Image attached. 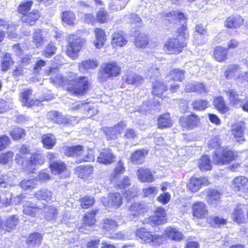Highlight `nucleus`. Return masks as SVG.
Segmentation results:
<instances>
[{
    "label": "nucleus",
    "instance_id": "nucleus-44",
    "mask_svg": "<svg viewBox=\"0 0 248 248\" xmlns=\"http://www.w3.org/2000/svg\"><path fill=\"white\" fill-rule=\"evenodd\" d=\"M245 128V123L243 122H239L232 126V134L235 138H242Z\"/></svg>",
    "mask_w": 248,
    "mask_h": 248
},
{
    "label": "nucleus",
    "instance_id": "nucleus-20",
    "mask_svg": "<svg viewBox=\"0 0 248 248\" xmlns=\"http://www.w3.org/2000/svg\"><path fill=\"white\" fill-rule=\"evenodd\" d=\"M123 202L121 195L118 193H110L108 195V200L105 206H110L115 208L120 207Z\"/></svg>",
    "mask_w": 248,
    "mask_h": 248
},
{
    "label": "nucleus",
    "instance_id": "nucleus-16",
    "mask_svg": "<svg viewBox=\"0 0 248 248\" xmlns=\"http://www.w3.org/2000/svg\"><path fill=\"white\" fill-rule=\"evenodd\" d=\"M247 207L245 205H238L233 211L232 217L233 221L237 223H243L246 221L245 211Z\"/></svg>",
    "mask_w": 248,
    "mask_h": 248
},
{
    "label": "nucleus",
    "instance_id": "nucleus-50",
    "mask_svg": "<svg viewBox=\"0 0 248 248\" xmlns=\"http://www.w3.org/2000/svg\"><path fill=\"white\" fill-rule=\"evenodd\" d=\"M98 212L97 210H93L91 212L86 213L84 216L85 224L88 226H92L95 224L96 219L95 215Z\"/></svg>",
    "mask_w": 248,
    "mask_h": 248
},
{
    "label": "nucleus",
    "instance_id": "nucleus-40",
    "mask_svg": "<svg viewBox=\"0 0 248 248\" xmlns=\"http://www.w3.org/2000/svg\"><path fill=\"white\" fill-rule=\"evenodd\" d=\"M50 168L52 173L54 174H60L66 170L65 164L60 160L50 163Z\"/></svg>",
    "mask_w": 248,
    "mask_h": 248
},
{
    "label": "nucleus",
    "instance_id": "nucleus-35",
    "mask_svg": "<svg viewBox=\"0 0 248 248\" xmlns=\"http://www.w3.org/2000/svg\"><path fill=\"white\" fill-rule=\"evenodd\" d=\"M158 127L160 129L169 128L172 126V121L169 113H165L158 118Z\"/></svg>",
    "mask_w": 248,
    "mask_h": 248
},
{
    "label": "nucleus",
    "instance_id": "nucleus-25",
    "mask_svg": "<svg viewBox=\"0 0 248 248\" xmlns=\"http://www.w3.org/2000/svg\"><path fill=\"white\" fill-rule=\"evenodd\" d=\"M148 153V151L144 149L136 151L131 155V162L135 164H141L143 163Z\"/></svg>",
    "mask_w": 248,
    "mask_h": 248
},
{
    "label": "nucleus",
    "instance_id": "nucleus-51",
    "mask_svg": "<svg viewBox=\"0 0 248 248\" xmlns=\"http://www.w3.org/2000/svg\"><path fill=\"white\" fill-rule=\"evenodd\" d=\"M135 45L139 47H145L149 44V39L144 33H140L135 39Z\"/></svg>",
    "mask_w": 248,
    "mask_h": 248
},
{
    "label": "nucleus",
    "instance_id": "nucleus-8",
    "mask_svg": "<svg viewBox=\"0 0 248 248\" xmlns=\"http://www.w3.org/2000/svg\"><path fill=\"white\" fill-rule=\"evenodd\" d=\"M71 109L74 110H80L83 112H87L86 117H91L97 112V110L93 105L89 103L83 101L76 102L72 104Z\"/></svg>",
    "mask_w": 248,
    "mask_h": 248
},
{
    "label": "nucleus",
    "instance_id": "nucleus-22",
    "mask_svg": "<svg viewBox=\"0 0 248 248\" xmlns=\"http://www.w3.org/2000/svg\"><path fill=\"white\" fill-rule=\"evenodd\" d=\"M98 65L96 61L93 60H86L83 61L78 64L79 70L83 73H87L91 70H93L97 67Z\"/></svg>",
    "mask_w": 248,
    "mask_h": 248
},
{
    "label": "nucleus",
    "instance_id": "nucleus-32",
    "mask_svg": "<svg viewBox=\"0 0 248 248\" xmlns=\"http://www.w3.org/2000/svg\"><path fill=\"white\" fill-rule=\"evenodd\" d=\"M23 213L31 217H34L39 209H41L36 204L31 202L28 201L23 206Z\"/></svg>",
    "mask_w": 248,
    "mask_h": 248
},
{
    "label": "nucleus",
    "instance_id": "nucleus-19",
    "mask_svg": "<svg viewBox=\"0 0 248 248\" xmlns=\"http://www.w3.org/2000/svg\"><path fill=\"white\" fill-rule=\"evenodd\" d=\"M137 175L142 183H151L154 181V177L150 169L141 167L137 171Z\"/></svg>",
    "mask_w": 248,
    "mask_h": 248
},
{
    "label": "nucleus",
    "instance_id": "nucleus-55",
    "mask_svg": "<svg viewBox=\"0 0 248 248\" xmlns=\"http://www.w3.org/2000/svg\"><path fill=\"white\" fill-rule=\"evenodd\" d=\"M185 72L179 69L171 71L170 76L173 80L181 82L185 78Z\"/></svg>",
    "mask_w": 248,
    "mask_h": 248
},
{
    "label": "nucleus",
    "instance_id": "nucleus-34",
    "mask_svg": "<svg viewBox=\"0 0 248 248\" xmlns=\"http://www.w3.org/2000/svg\"><path fill=\"white\" fill-rule=\"evenodd\" d=\"M127 41L122 32H116L112 35L111 44L113 47H121L126 44Z\"/></svg>",
    "mask_w": 248,
    "mask_h": 248
},
{
    "label": "nucleus",
    "instance_id": "nucleus-12",
    "mask_svg": "<svg viewBox=\"0 0 248 248\" xmlns=\"http://www.w3.org/2000/svg\"><path fill=\"white\" fill-rule=\"evenodd\" d=\"M193 216L198 219L205 218L208 215L207 208L203 202H197L192 205Z\"/></svg>",
    "mask_w": 248,
    "mask_h": 248
},
{
    "label": "nucleus",
    "instance_id": "nucleus-38",
    "mask_svg": "<svg viewBox=\"0 0 248 248\" xmlns=\"http://www.w3.org/2000/svg\"><path fill=\"white\" fill-rule=\"evenodd\" d=\"M44 38L42 30L37 29L34 31L32 34V42L37 48L43 45Z\"/></svg>",
    "mask_w": 248,
    "mask_h": 248
},
{
    "label": "nucleus",
    "instance_id": "nucleus-48",
    "mask_svg": "<svg viewBox=\"0 0 248 248\" xmlns=\"http://www.w3.org/2000/svg\"><path fill=\"white\" fill-rule=\"evenodd\" d=\"M37 181L36 178L24 179L20 182V186L25 190H30L34 188L37 185Z\"/></svg>",
    "mask_w": 248,
    "mask_h": 248
},
{
    "label": "nucleus",
    "instance_id": "nucleus-10",
    "mask_svg": "<svg viewBox=\"0 0 248 248\" xmlns=\"http://www.w3.org/2000/svg\"><path fill=\"white\" fill-rule=\"evenodd\" d=\"M34 196L40 201H45L47 202H54L56 200V196L53 192L46 188H43L36 190Z\"/></svg>",
    "mask_w": 248,
    "mask_h": 248
},
{
    "label": "nucleus",
    "instance_id": "nucleus-18",
    "mask_svg": "<svg viewBox=\"0 0 248 248\" xmlns=\"http://www.w3.org/2000/svg\"><path fill=\"white\" fill-rule=\"evenodd\" d=\"M46 72L48 76H50V79L53 83L58 85L65 84L66 80L60 73L57 68H50L48 71L46 70Z\"/></svg>",
    "mask_w": 248,
    "mask_h": 248
},
{
    "label": "nucleus",
    "instance_id": "nucleus-36",
    "mask_svg": "<svg viewBox=\"0 0 248 248\" xmlns=\"http://www.w3.org/2000/svg\"><path fill=\"white\" fill-rule=\"evenodd\" d=\"M143 81V78L134 73H128L126 76L125 81L129 84L135 86H139L141 84Z\"/></svg>",
    "mask_w": 248,
    "mask_h": 248
},
{
    "label": "nucleus",
    "instance_id": "nucleus-5",
    "mask_svg": "<svg viewBox=\"0 0 248 248\" xmlns=\"http://www.w3.org/2000/svg\"><path fill=\"white\" fill-rule=\"evenodd\" d=\"M102 70L99 73L98 79L104 81L110 77L118 75L120 73L121 67L116 62H112L105 64L102 67Z\"/></svg>",
    "mask_w": 248,
    "mask_h": 248
},
{
    "label": "nucleus",
    "instance_id": "nucleus-29",
    "mask_svg": "<svg viewBox=\"0 0 248 248\" xmlns=\"http://www.w3.org/2000/svg\"><path fill=\"white\" fill-rule=\"evenodd\" d=\"M42 235L38 232H34L30 234L27 238L26 242L30 248L38 247L42 243Z\"/></svg>",
    "mask_w": 248,
    "mask_h": 248
},
{
    "label": "nucleus",
    "instance_id": "nucleus-53",
    "mask_svg": "<svg viewBox=\"0 0 248 248\" xmlns=\"http://www.w3.org/2000/svg\"><path fill=\"white\" fill-rule=\"evenodd\" d=\"M75 18V14L71 11H65L62 13V20L67 25H74Z\"/></svg>",
    "mask_w": 248,
    "mask_h": 248
},
{
    "label": "nucleus",
    "instance_id": "nucleus-42",
    "mask_svg": "<svg viewBox=\"0 0 248 248\" xmlns=\"http://www.w3.org/2000/svg\"><path fill=\"white\" fill-rule=\"evenodd\" d=\"M228 49L221 46L217 47L214 52L215 59L218 62H222L227 59Z\"/></svg>",
    "mask_w": 248,
    "mask_h": 248
},
{
    "label": "nucleus",
    "instance_id": "nucleus-4",
    "mask_svg": "<svg viewBox=\"0 0 248 248\" xmlns=\"http://www.w3.org/2000/svg\"><path fill=\"white\" fill-rule=\"evenodd\" d=\"M138 240L142 243H151L153 245H159L162 241V237L158 234H153L145 228H140L135 232Z\"/></svg>",
    "mask_w": 248,
    "mask_h": 248
},
{
    "label": "nucleus",
    "instance_id": "nucleus-37",
    "mask_svg": "<svg viewBox=\"0 0 248 248\" xmlns=\"http://www.w3.org/2000/svg\"><path fill=\"white\" fill-rule=\"evenodd\" d=\"M96 40L94 41V45L97 48H101L106 41V35L104 31L99 28H96L95 31Z\"/></svg>",
    "mask_w": 248,
    "mask_h": 248
},
{
    "label": "nucleus",
    "instance_id": "nucleus-23",
    "mask_svg": "<svg viewBox=\"0 0 248 248\" xmlns=\"http://www.w3.org/2000/svg\"><path fill=\"white\" fill-rule=\"evenodd\" d=\"M30 153V150L27 145H23L19 149V153L17 154L16 156V162L23 167H26L25 164L26 160H28L26 158V155H29Z\"/></svg>",
    "mask_w": 248,
    "mask_h": 248
},
{
    "label": "nucleus",
    "instance_id": "nucleus-57",
    "mask_svg": "<svg viewBox=\"0 0 248 248\" xmlns=\"http://www.w3.org/2000/svg\"><path fill=\"white\" fill-rule=\"evenodd\" d=\"M13 64V61L12 59L11 54L6 53L1 61V67L2 71H7Z\"/></svg>",
    "mask_w": 248,
    "mask_h": 248
},
{
    "label": "nucleus",
    "instance_id": "nucleus-60",
    "mask_svg": "<svg viewBox=\"0 0 248 248\" xmlns=\"http://www.w3.org/2000/svg\"><path fill=\"white\" fill-rule=\"evenodd\" d=\"M94 159V155H93V151L92 150L83 151L81 157L79 158V162L80 163L83 161H92Z\"/></svg>",
    "mask_w": 248,
    "mask_h": 248
},
{
    "label": "nucleus",
    "instance_id": "nucleus-41",
    "mask_svg": "<svg viewBox=\"0 0 248 248\" xmlns=\"http://www.w3.org/2000/svg\"><path fill=\"white\" fill-rule=\"evenodd\" d=\"M170 15L172 16V19H168L170 22H174L175 23L178 21L180 22V23L182 25L181 27H182L183 25L186 27V25H185V20L186 18L184 15L180 11H172L169 14L168 16L169 17Z\"/></svg>",
    "mask_w": 248,
    "mask_h": 248
},
{
    "label": "nucleus",
    "instance_id": "nucleus-17",
    "mask_svg": "<svg viewBox=\"0 0 248 248\" xmlns=\"http://www.w3.org/2000/svg\"><path fill=\"white\" fill-rule=\"evenodd\" d=\"M126 124L121 122L117 125L108 128L106 132L107 139L108 140H112L117 138L118 134H120L126 127Z\"/></svg>",
    "mask_w": 248,
    "mask_h": 248
},
{
    "label": "nucleus",
    "instance_id": "nucleus-14",
    "mask_svg": "<svg viewBox=\"0 0 248 248\" xmlns=\"http://www.w3.org/2000/svg\"><path fill=\"white\" fill-rule=\"evenodd\" d=\"M128 214L134 217H138L148 211V207L145 203L135 202L127 206Z\"/></svg>",
    "mask_w": 248,
    "mask_h": 248
},
{
    "label": "nucleus",
    "instance_id": "nucleus-39",
    "mask_svg": "<svg viewBox=\"0 0 248 248\" xmlns=\"http://www.w3.org/2000/svg\"><path fill=\"white\" fill-rule=\"evenodd\" d=\"M167 86L159 81H156L153 85L152 93L155 96L161 98L165 97L163 93L166 91Z\"/></svg>",
    "mask_w": 248,
    "mask_h": 248
},
{
    "label": "nucleus",
    "instance_id": "nucleus-2",
    "mask_svg": "<svg viewBox=\"0 0 248 248\" xmlns=\"http://www.w3.org/2000/svg\"><path fill=\"white\" fill-rule=\"evenodd\" d=\"M67 90L75 95H82L89 88L88 78L85 77H75L69 79L67 86Z\"/></svg>",
    "mask_w": 248,
    "mask_h": 248
},
{
    "label": "nucleus",
    "instance_id": "nucleus-31",
    "mask_svg": "<svg viewBox=\"0 0 248 248\" xmlns=\"http://www.w3.org/2000/svg\"><path fill=\"white\" fill-rule=\"evenodd\" d=\"M164 233L168 238L174 241H180L183 238V235L181 232L172 227L167 228Z\"/></svg>",
    "mask_w": 248,
    "mask_h": 248
},
{
    "label": "nucleus",
    "instance_id": "nucleus-56",
    "mask_svg": "<svg viewBox=\"0 0 248 248\" xmlns=\"http://www.w3.org/2000/svg\"><path fill=\"white\" fill-rule=\"evenodd\" d=\"M57 48L52 43H49L42 52V55L46 58H49L55 54Z\"/></svg>",
    "mask_w": 248,
    "mask_h": 248
},
{
    "label": "nucleus",
    "instance_id": "nucleus-45",
    "mask_svg": "<svg viewBox=\"0 0 248 248\" xmlns=\"http://www.w3.org/2000/svg\"><path fill=\"white\" fill-rule=\"evenodd\" d=\"M82 152V147L80 145L66 147L64 150V154L69 156L81 157Z\"/></svg>",
    "mask_w": 248,
    "mask_h": 248
},
{
    "label": "nucleus",
    "instance_id": "nucleus-15",
    "mask_svg": "<svg viewBox=\"0 0 248 248\" xmlns=\"http://www.w3.org/2000/svg\"><path fill=\"white\" fill-rule=\"evenodd\" d=\"M209 183L208 180L206 177L201 178L193 177L190 179L187 187L192 192H195L200 189L202 185H208Z\"/></svg>",
    "mask_w": 248,
    "mask_h": 248
},
{
    "label": "nucleus",
    "instance_id": "nucleus-54",
    "mask_svg": "<svg viewBox=\"0 0 248 248\" xmlns=\"http://www.w3.org/2000/svg\"><path fill=\"white\" fill-rule=\"evenodd\" d=\"M208 102L204 99L195 100L193 101L192 105L194 110H203L208 107Z\"/></svg>",
    "mask_w": 248,
    "mask_h": 248
},
{
    "label": "nucleus",
    "instance_id": "nucleus-9",
    "mask_svg": "<svg viewBox=\"0 0 248 248\" xmlns=\"http://www.w3.org/2000/svg\"><path fill=\"white\" fill-rule=\"evenodd\" d=\"M180 122L182 126L186 129H192L197 126L200 123V118L195 114L181 117Z\"/></svg>",
    "mask_w": 248,
    "mask_h": 248
},
{
    "label": "nucleus",
    "instance_id": "nucleus-33",
    "mask_svg": "<svg viewBox=\"0 0 248 248\" xmlns=\"http://www.w3.org/2000/svg\"><path fill=\"white\" fill-rule=\"evenodd\" d=\"M40 16L39 12L37 10H33L28 15H24L21 17V20L23 22L29 24L30 25H33L35 22Z\"/></svg>",
    "mask_w": 248,
    "mask_h": 248
},
{
    "label": "nucleus",
    "instance_id": "nucleus-61",
    "mask_svg": "<svg viewBox=\"0 0 248 248\" xmlns=\"http://www.w3.org/2000/svg\"><path fill=\"white\" fill-rule=\"evenodd\" d=\"M10 135L14 140L21 139L25 136V133L24 130L19 127H16L10 132Z\"/></svg>",
    "mask_w": 248,
    "mask_h": 248
},
{
    "label": "nucleus",
    "instance_id": "nucleus-13",
    "mask_svg": "<svg viewBox=\"0 0 248 248\" xmlns=\"http://www.w3.org/2000/svg\"><path fill=\"white\" fill-rule=\"evenodd\" d=\"M115 155L111 149L106 148L102 150L97 157V162L105 165H109L114 162Z\"/></svg>",
    "mask_w": 248,
    "mask_h": 248
},
{
    "label": "nucleus",
    "instance_id": "nucleus-28",
    "mask_svg": "<svg viewBox=\"0 0 248 248\" xmlns=\"http://www.w3.org/2000/svg\"><path fill=\"white\" fill-rule=\"evenodd\" d=\"M45 160L44 155L40 153H37L32 155L30 157V160H26L25 164L27 167H24L25 169H28L30 167H32L34 165H42L44 163Z\"/></svg>",
    "mask_w": 248,
    "mask_h": 248
},
{
    "label": "nucleus",
    "instance_id": "nucleus-62",
    "mask_svg": "<svg viewBox=\"0 0 248 248\" xmlns=\"http://www.w3.org/2000/svg\"><path fill=\"white\" fill-rule=\"evenodd\" d=\"M144 197H155L158 193V189L156 186H150L144 188L142 190Z\"/></svg>",
    "mask_w": 248,
    "mask_h": 248
},
{
    "label": "nucleus",
    "instance_id": "nucleus-26",
    "mask_svg": "<svg viewBox=\"0 0 248 248\" xmlns=\"http://www.w3.org/2000/svg\"><path fill=\"white\" fill-rule=\"evenodd\" d=\"M44 214L47 220L54 222L57 218L58 211L56 207L51 205H46L44 206Z\"/></svg>",
    "mask_w": 248,
    "mask_h": 248
},
{
    "label": "nucleus",
    "instance_id": "nucleus-52",
    "mask_svg": "<svg viewBox=\"0 0 248 248\" xmlns=\"http://www.w3.org/2000/svg\"><path fill=\"white\" fill-rule=\"evenodd\" d=\"M109 4V8L112 11H117L124 9L129 0H116Z\"/></svg>",
    "mask_w": 248,
    "mask_h": 248
},
{
    "label": "nucleus",
    "instance_id": "nucleus-30",
    "mask_svg": "<svg viewBox=\"0 0 248 248\" xmlns=\"http://www.w3.org/2000/svg\"><path fill=\"white\" fill-rule=\"evenodd\" d=\"M93 168L91 166H79L75 169V173L82 179L87 178L93 172Z\"/></svg>",
    "mask_w": 248,
    "mask_h": 248
},
{
    "label": "nucleus",
    "instance_id": "nucleus-47",
    "mask_svg": "<svg viewBox=\"0 0 248 248\" xmlns=\"http://www.w3.org/2000/svg\"><path fill=\"white\" fill-rule=\"evenodd\" d=\"M198 166L202 171L211 170L212 165L209 157L208 155H203L198 161Z\"/></svg>",
    "mask_w": 248,
    "mask_h": 248
},
{
    "label": "nucleus",
    "instance_id": "nucleus-3",
    "mask_svg": "<svg viewBox=\"0 0 248 248\" xmlns=\"http://www.w3.org/2000/svg\"><path fill=\"white\" fill-rule=\"evenodd\" d=\"M237 154L234 151L228 148L221 147L215 152L213 156V161L216 164H229L232 161L234 160Z\"/></svg>",
    "mask_w": 248,
    "mask_h": 248
},
{
    "label": "nucleus",
    "instance_id": "nucleus-49",
    "mask_svg": "<svg viewBox=\"0 0 248 248\" xmlns=\"http://www.w3.org/2000/svg\"><path fill=\"white\" fill-rule=\"evenodd\" d=\"M117 223L111 219H104L102 223V228L107 232H113L117 227Z\"/></svg>",
    "mask_w": 248,
    "mask_h": 248
},
{
    "label": "nucleus",
    "instance_id": "nucleus-6",
    "mask_svg": "<svg viewBox=\"0 0 248 248\" xmlns=\"http://www.w3.org/2000/svg\"><path fill=\"white\" fill-rule=\"evenodd\" d=\"M85 43V40L80 37L77 36L69 41L67 46L66 54L72 59L78 57V53Z\"/></svg>",
    "mask_w": 248,
    "mask_h": 248
},
{
    "label": "nucleus",
    "instance_id": "nucleus-24",
    "mask_svg": "<svg viewBox=\"0 0 248 248\" xmlns=\"http://www.w3.org/2000/svg\"><path fill=\"white\" fill-rule=\"evenodd\" d=\"M243 22L244 20L241 16L239 15L232 16L227 18L225 25L227 28L235 29L239 27L243 24Z\"/></svg>",
    "mask_w": 248,
    "mask_h": 248
},
{
    "label": "nucleus",
    "instance_id": "nucleus-64",
    "mask_svg": "<svg viewBox=\"0 0 248 248\" xmlns=\"http://www.w3.org/2000/svg\"><path fill=\"white\" fill-rule=\"evenodd\" d=\"M129 22L133 26H140L141 25V19L137 14L133 13L129 16Z\"/></svg>",
    "mask_w": 248,
    "mask_h": 248
},
{
    "label": "nucleus",
    "instance_id": "nucleus-46",
    "mask_svg": "<svg viewBox=\"0 0 248 248\" xmlns=\"http://www.w3.org/2000/svg\"><path fill=\"white\" fill-rule=\"evenodd\" d=\"M18 222L19 217L16 215L11 216L7 218L4 226L7 232H10L16 228Z\"/></svg>",
    "mask_w": 248,
    "mask_h": 248
},
{
    "label": "nucleus",
    "instance_id": "nucleus-7",
    "mask_svg": "<svg viewBox=\"0 0 248 248\" xmlns=\"http://www.w3.org/2000/svg\"><path fill=\"white\" fill-rule=\"evenodd\" d=\"M32 93V91L29 89H25L20 93V97L23 105L28 108H32L33 106L41 107V101L31 99Z\"/></svg>",
    "mask_w": 248,
    "mask_h": 248
},
{
    "label": "nucleus",
    "instance_id": "nucleus-63",
    "mask_svg": "<svg viewBox=\"0 0 248 248\" xmlns=\"http://www.w3.org/2000/svg\"><path fill=\"white\" fill-rule=\"evenodd\" d=\"M221 194L215 189H211L208 192V202L213 203V201H217L220 198Z\"/></svg>",
    "mask_w": 248,
    "mask_h": 248
},
{
    "label": "nucleus",
    "instance_id": "nucleus-43",
    "mask_svg": "<svg viewBox=\"0 0 248 248\" xmlns=\"http://www.w3.org/2000/svg\"><path fill=\"white\" fill-rule=\"evenodd\" d=\"M56 138L52 134H46L42 137V141L44 146L47 149H50L56 144Z\"/></svg>",
    "mask_w": 248,
    "mask_h": 248
},
{
    "label": "nucleus",
    "instance_id": "nucleus-1",
    "mask_svg": "<svg viewBox=\"0 0 248 248\" xmlns=\"http://www.w3.org/2000/svg\"><path fill=\"white\" fill-rule=\"evenodd\" d=\"M189 34L185 26L178 29V35L176 38H170L164 43V50L170 54L181 52L182 49L187 45Z\"/></svg>",
    "mask_w": 248,
    "mask_h": 248
},
{
    "label": "nucleus",
    "instance_id": "nucleus-59",
    "mask_svg": "<svg viewBox=\"0 0 248 248\" xmlns=\"http://www.w3.org/2000/svg\"><path fill=\"white\" fill-rule=\"evenodd\" d=\"M32 3V0L24 1L19 4L18 11L20 13L24 15L30 10Z\"/></svg>",
    "mask_w": 248,
    "mask_h": 248
},
{
    "label": "nucleus",
    "instance_id": "nucleus-11",
    "mask_svg": "<svg viewBox=\"0 0 248 248\" xmlns=\"http://www.w3.org/2000/svg\"><path fill=\"white\" fill-rule=\"evenodd\" d=\"M232 187L234 191L246 192L248 191V179L242 176L235 177L233 179Z\"/></svg>",
    "mask_w": 248,
    "mask_h": 248
},
{
    "label": "nucleus",
    "instance_id": "nucleus-27",
    "mask_svg": "<svg viewBox=\"0 0 248 248\" xmlns=\"http://www.w3.org/2000/svg\"><path fill=\"white\" fill-rule=\"evenodd\" d=\"M226 95L229 98L231 104L236 108H240L242 106V100L239 98V95L233 90L226 91Z\"/></svg>",
    "mask_w": 248,
    "mask_h": 248
},
{
    "label": "nucleus",
    "instance_id": "nucleus-58",
    "mask_svg": "<svg viewBox=\"0 0 248 248\" xmlns=\"http://www.w3.org/2000/svg\"><path fill=\"white\" fill-rule=\"evenodd\" d=\"M214 104L216 108L221 112H225L228 110V108L222 97H216L214 99Z\"/></svg>",
    "mask_w": 248,
    "mask_h": 248
},
{
    "label": "nucleus",
    "instance_id": "nucleus-21",
    "mask_svg": "<svg viewBox=\"0 0 248 248\" xmlns=\"http://www.w3.org/2000/svg\"><path fill=\"white\" fill-rule=\"evenodd\" d=\"M166 213L162 207H158L155 212V216L151 218V221L154 225H159L166 222Z\"/></svg>",
    "mask_w": 248,
    "mask_h": 248
}]
</instances>
